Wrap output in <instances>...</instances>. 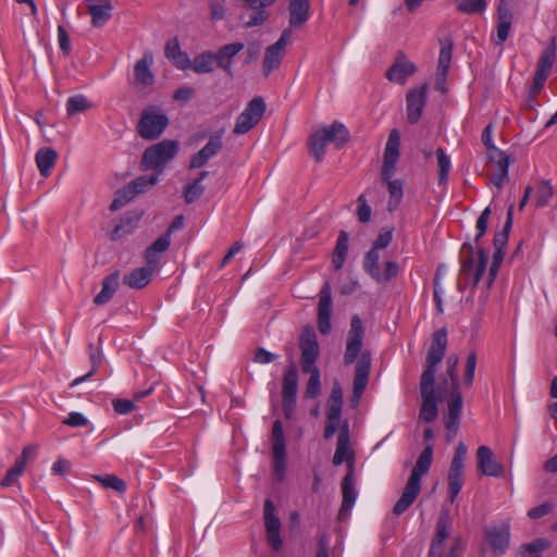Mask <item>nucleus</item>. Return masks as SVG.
<instances>
[{
    "mask_svg": "<svg viewBox=\"0 0 557 557\" xmlns=\"http://www.w3.org/2000/svg\"><path fill=\"white\" fill-rule=\"evenodd\" d=\"M447 332L445 329L435 331L432 335V343L428 350L425 369L420 381L421 407L419 419L426 423L434 421L438 414L437 404L443 398L441 387H435V372L438 363L442 362L447 347Z\"/></svg>",
    "mask_w": 557,
    "mask_h": 557,
    "instance_id": "obj_1",
    "label": "nucleus"
},
{
    "mask_svg": "<svg viewBox=\"0 0 557 557\" xmlns=\"http://www.w3.org/2000/svg\"><path fill=\"white\" fill-rule=\"evenodd\" d=\"M491 215L490 207H486L476 221L478 234L474 238L475 247L465 243L460 249L461 267L459 276L466 286H476L485 273L487 253L478 246L479 239L485 234Z\"/></svg>",
    "mask_w": 557,
    "mask_h": 557,
    "instance_id": "obj_2",
    "label": "nucleus"
},
{
    "mask_svg": "<svg viewBox=\"0 0 557 557\" xmlns=\"http://www.w3.org/2000/svg\"><path fill=\"white\" fill-rule=\"evenodd\" d=\"M299 347L301 350V370L310 374L306 386V397L315 398L321 393L320 371L315 366V361L320 355V348L317 335L311 326H306L299 338Z\"/></svg>",
    "mask_w": 557,
    "mask_h": 557,
    "instance_id": "obj_3",
    "label": "nucleus"
},
{
    "mask_svg": "<svg viewBox=\"0 0 557 557\" xmlns=\"http://www.w3.org/2000/svg\"><path fill=\"white\" fill-rule=\"evenodd\" d=\"M485 144L487 156L486 176L491 184L500 190L508 182L510 163L517 160L516 150L498 148L493 141H485Z\"/></svg>",
    "mask_w": 557,
    "mask_h": 557,
    "instance_id": "obj_4",
    "label": "nucleus"
},
{
    "mask_svg": "<svg viewBox=\"0 0 557 557\" xmlns=\"http://www.w3.org/2000/svg\"><path fill=\"white\" fill-rule=\"evenodd\" d=\"M177 141H159L145 150L141 159L143 170H157L161 173L163 166L172 160L177 152Z\"/></svg>",
    "mask_w": 557,
    "mask_h": 557,
    "instance_id": "obj_5",
    "label": "nucleus"
},
{
    "mask_svg": "<svg viewBox=\"0 0 557 557\" xmlns=\"http://www.w3.org/2000/svg\"><path fill=\"white\" fill-rule=\"evenodd\" d=\"M159 181V174L143 175L132 181L127 186L119 189L110 206L111 210H117L134 197L153 187Z\"/></svg>",
    "mask_w": 557,
    "mask_h": 557,
    "instance_id": "obj_6",
    "label": "nucleus"
},
{
    "mask_svg": "<svg viewBox=\"0 0 557 557\" xmlns=\"http://www.w3.org/2000/svg\"><path fill=\"white\" fill-rule=\"evenodd\" d=\"M273 469L280 481L285 476L286 470V441L283 424L280 420L273 422L271 432Z\"/></svg>",
    "mask_w": 557,
    "mask_h": 557,
    "instance_id": "obj_7",
    "label": "nucleus"
},
{
    "mask_svg": "<svg viewBox=\"0 0 557 557\" xmlns=\"http://www.w3.org/2000/svg\"><path fill=\"white\" fill-rule=\"evenodd\" d=\"M467 453L468 449L465 443L459 442L448 472V491L450 502L456 499L463 485V467Z\"/></svg>",
    "mask_w": 557,
    "mask_h": 557,
    "instance_id": "obj_8",
    "label": "nucleus"
},
{
    "mask_svg": "<svg viewBox=\"0 0 557 557\" xmlns=\"http://www.w3.org/2000/svg\"><path fill=\"white\" fill-rule=\"evenodd\" d=\"M364 327L358 315L352 317L350 321V330L347 334L346 348L344 352V363L349 366L358 360V356L364 351L363 346Z\"/></svg>",
    "mask_w": 557,
    "mask_h": 557,
    "instance_id": "obj_9",
    "label": "nucleus"
},
{
    "mask_svg": "<svg viewBox=\"0 0 557 557\" xmlns=\"http://www.w3.org/2000/svg\"><path fill=\"white\" fill-rule=\"evenodd\" d=\"M364 327L358 315L352 317L350 321V330L347 334L346 348L344 352V363L349 366L358 360V356L364 351L363 346Z\"/></svg>",
    "mask_w": 557,
    "mask_h": 557,
    "instance_id": "obj_10",
    "label": "nucleus"
},
{
    "mask_svg": "<svg viewBox=\"0 0 557 557\" xmlns=\"http://www.w3.org/2000/svg\"><path fill=\"white\" fill-rule=\"evenodd\" d=\"M371 352L369 350H364L360 358H358L356 363V371L352 383V395L350 398V403L354 407L358 406L361 396L368 385L370 370H371Z\"/></svg>",
    "mask_w": 557,
    "mask_h": 557,
    "instance_id": "obj_11",
    "label": "nucleus"
},
{
    "mask_svg": "<svg viewBox=\"0 0 557 557\" xmlns=\"http://www.w3.org/2000/svg\"><path fill=\"white\" fill-rule=\"evenodd\" d=\"M265 111V103L262 98H253L246 109L237 117L234 134L244 135L261 120Z\"/></svg>",
    "mask_w": 557,
    "mask_h": 557,
    "instance_id": "obj_12",
    "label": "nucleus"
},
{
    "mask_svg": "<svg viewBox=\"0 0 557 557\" xmlns=\"http://www.w3.org/2000/svg\"><path fill=\"white\" fill-rule=\"evenodd\" d=\"M168 124L166 115L154 110H146L138 123V132L145 139L156 138L162 134Z\"/></svg>",
    "mask_w": 557,
    "mask_h": 557,
    "instance_id": "obj_13",
    "label": "nucleus"
},
{
    "mask_svg": "<svg viewBox=\"0 0 557 557\" xmlns=\"http://www.w3.org/2000/svg\"><path fill=\"white\" fill-rule=\"evenodd\" d=\"M484 537L495 556L504 555L510 543L509 521H505L500 525L485 528Z\"/></svg>",
    "mask_w": 557,
    "mask_h": 557,
    "instance_id": "obj_14",
    "label": "nucleus"
},
{
    "mask_svg": "<svg viewBox=\"0 0 557 557\" xmlns=\"http://www.w3.org/2000/svg\"><path fill=\"white\" fill-rule=\"evenodd\" d=\"M263 518L268 543L277 552L283 544L281 539V521L275 515V506L271 499H265L264 502Z\"/></svg>",
    "mask_w": 557,
    "mask_h": 557,
    "instance_id": "obj_15",
    "label": "nucleus"
},
{
    "mask_svg": "<svg viewBox=\"0 0 557 557\" xmlns=\"http://www.w3.org/2000/svg\"><path fill=\"white\" fill-rule=\"evenodd\" d=\"M331 314H332V290L329 282H325L319 293L318 302V329L323 335L331 332Z\"/></svg>",
    "mask_w": 557,
    "mask_h": 557,
    "instance_id": "obj_16",
    "label": "nucleus"
},
{
    "mask_svg": "<svg viewBox=\"0 0 557 557\" xmlns=\"http://www.w3.org/2000/svg\"><path fill=\"white\" fill-rule=\"evenodd\" d=\"M343 462H347L349 466L354 462V450L350 446V434L347 421H345L339 428L336 449L333 456V463L335 466H339Z\"/></svg>",
    "mask_w": 557,
    "mask_h": 557,
    "instance_id": "obj_17",
    "label": "nucleus"
},
{
    "mask_svg": "<svg viewBox=\"0 0 557 557\" xmlns=\"http://www.w3.org/2000/svg\"><path fill=\"white\" fill-rule=\"evenodd\" d=\"M426 89L428 85H422L419 88L410 89L406 96L407 119L411 124L417 123L421 117L426 100Z\"/></svg>",
    "mask_w": 557,
    "mask_h": 557,
    "instance_id": "obj_18",
    "label": "nucleus"
},
{
    "mask_svg": "<svg viewBox=\"0 0 557 557\" xmlns=\"http://www.w3.org/2000/svg\"><path fill=\"white\" fill-rule=\"evenodd\" d=\"M152 63L153 55L149 51L144 52L143 58L135 63L134 82L136 86L146 88L153 85L154 76L150 70Z\"/></svg>",
    "mask_w": 557,
    "mask_h": 557,
    "instance_id": "obj_19",
    "label": "nucleus"
},
{
    "mask_svg": "<svg viewBox=\"0 0 557 557\" xmlns=\"http://www.w3.org/2000/svg\"><path fill=\"white\" fill-rule=\"evenodd\" d=\"M453 42L448 41L443 45L438 55L436 75H435V89L441 92H446V77L451 62Z\"/></svg>",
    "mask_w": 557,
    "mask_h": 557,
    "instance_id": "obj_20",
    "label": "nucleus"
},
{
    "mask_svg": "<svg viewBox=\"0 0 557 557\" xmlns=\"http://www.w3.org/2000/svg\"><path fill=\"white\" fill-rule=\"evenodd\" d=\"M478 468L488 476H500L504 473L503 466L494 458L493 451L487 446H480L476 450Z\"/></svg>",
    "mask_w": 557,
    "mask_h": 557,
    "instance_id": "obj_21",
    "label": "nucleus"
},
{
    "mask_svg": "<svg viewBox=\"0 0 557 557\" xmlns=\"http://www.w3.org/2000/svg\"><path fill=\"white\" fill-rule=\"evenodd\" d=\"M245 48L243 42H232L222 46L216 52V66L222 69L228 76H233V59Z\"/></svg>",
    "mask_w": 557,
    "mask_h": 557,
    "instance_id": "obj_22",
    "label": "nucleus"
},
{
    "mask_svg": "<svg viewBox=\"0 0 557 557\" xmlns=\"http://www.w3.org/2000/svg\"><path fill=\"white\" fill-rule=\"evenodd\" d=\"M400 157V148L399 141H387L384 154H383V164L381 169V178L389 180L393 178L396 165L399 161Z\"/></svg>",
    "mask_w": 557,
    "mask_h": 557,
    "instance_id": "obj_23",
    "label": "nucleus"
},
{
    "mask_svg": "<svg viewBox=\"0 0 557 557\" xmlns=\"http://www.w3.org/2000/svg\"><path fill=\"white\" fill-rule=\"evenodd\" d=\"M451 522L447 516H441L436 523V533L431 543L429 557H442L445 540L449 536Z\"/></svg>",
    "mask_w": 557,
    "mask_h": 557,
    "instance_id": "obj_24",
    "label": "nucleus"
},
{
    "mask_svg": "<svg viewBox=\"0 0 557 557\" xmlns=\"http://www.w3.org/2000/svg\"><path fill=\"white\" fill-rule=\"evenodd\" d=\"M451 389V398L448 400L447 404L448 412L446 416L445 425L446 429L454 435L457 432L460 423V414L462 411V397L458 388Z\"/></svg>",
    "mask_w": 557,
    "mask_h": 557,
    "instance_id": "obj_25",
    "label": "nucleus"
},
{
    "mask_svg": "<svg viewBox=\"0 0 557 557\" xmlns=\"http://www.w3.org/2000/svg\"><path fill=\"white\" fill-rule=\"evenodd\" d=\"M512 13L507 0H500L497 9V39L496 45H503L510 33Z\"/></svg>",
    "mask_w": 557,
    "mask_h": 557,
    "instance_id": "obj_26",
    "label": "nucleus"
},
{
    "mask_svg": "<svg viewBox=\"0 0 557 557\" xmlns=\"http://www.w3.org/2000/svg\"><path fill=\"white\" fill-rule=\"evenodd\" d=\"M289 25L301 28L310 18L309 0H288Z\"/></svg>",
    "mask_w": 557,
    "mask_h": 557,
    "instance_id": "obj_27",
    "label": "nucleus"
},
{
    "mask_svg": "<svg viewBox=\"0 0 557 557\" xmlns=\"http://www.w3.org/2000/svg\"><path fill=\"white\" fill-rule=\"evenodd\" d=\"M350 136L348 128L341 122L331 125H321L313 129L309 139H347Z\"/></svg>",
    "mask_w": 557,
    "mask_h": 557,
    "instance_id": "obj_28",
    "label": "nucleus"
},
{
    "mask_svg": "<svg viewBox=\"0 0 557 557\" xmlns=\"http://www.w3.org/2000/svg\"><path fill=\"white\" fill-rule=\"evenodd\" d=\"M156 269L146 264V267L137 268L123 277V283L133 289H141L147 286L152 278Z\"/></svg>",
    "mask_w": 557,
    "mask_h": 557,
    "instance_id": "obj_29",
    "label": "nucleus"
},
{
    "mask_svg": "<svg viewBox=\"0 0 557 557\" xmlns=\"http://www.w3.org/2000/svg\"><path fill=\"white\" fill-rule=\"evenodd\" d=\"M170 245L171 240L169 234H163L158 237L145 251L147 264L157 269L161 256L169 249Z\"/></svg>",
    "mask_w": 557,
    "mask_h": 557,
    "instance_id": "obj_30",
    "label": "nucleus"
},
{
    "mask_svg": "<svg viewBox=\"0 0 557 557\" xmlns=\"http://www.w3.org/2000/svg\"><path fill=\"white\" fill-rule=\"evenodd\" d=\"M433 461V447L426 445L421 455L419 456L408 481L419 484L421 486L422 476L428 473Z\"/></svg>",
    "mask_w": 557,
    "mask_h": 557,
    "instance_id": "obj_31",
    "label": "nucleus"
},
{
    "mask_svg": "<svg viewBox=\"0 0 557 557\" xmlns=\"http://www.w3.org/2000/svg\"><path fill=\"white\" fill-rule=\"evenodd\" d=\"M88 12L91 16V24L95 27L103 26L111 17L112 4L110 1L97 4L92 0H87Z\"/></svg>",
    "mask_w": 557,
    "mask_h": 557,
    "instance_id": "obj_32",
    "label": "nucleus"
},
{
    "mask_svg": "<svg viewBox=\"0 0 557 557\" xmlns=\"http://www.w3.org/2000/svg\"><path fill=\"white\" fill-rule=\"evenodd\" d=\"M343 502L338 517L344 519L355 505L357 493L351 474H347L342 481Z\"/></svg>",
    "mask_w": 557,
    "mask_h": 557,
    "instance_id": "obj_33",
    "label": "nucleus"
},
{
    "mask_svg": "<svg viewBox=\"0 0 557 557\" xmlns=\"http://www.w3.org/2000/svg\"><path fill=\"white\" fill-rule=\"evenodd\" d=\"M414 71L416 66L412 62L398 59L387 71L386 77L393 83L404 84Z\"/></svg>",
    "mask_w": 557,
    "mask_h": 557,
    "instance_id": "obj_34",
    "label": "nucleus"
},
{
    "mask_svg": "<svg viewBox=\"0 0 557 557\" xmlns=\"http://www.w3.org/2000/svg\"><path fill=\"white\" fill-rule=\"evenodd\" d=\"M420 490L421 486L419 484L407 481L401 496L396 502L393 508V512L396 516H400L401 513H404L413 504V502L416 500L417 496L420 493Z\"/></svg>",
    "mask_w": 557,
    "mask_h": 557,
    "instance_id": "obj_35",
    "label": "nucleus"
},
{
    "mask_svg": "<svg viewBox=\"0 0 557 557\" xmlns=\"http://www.w3.org/2000/svg\"><path fill=\"white\" fill-rule=\"evenodd\" d=\"M120 284V271H114L106 276L102 281L100 293L94 298V302L98 306L104 305L111 300Z\"/></svg>",
    "mask_w": 557,
    "mask_h": 557,
    "instance_id": "obj_36",
    "label": "nucleus"
},
{
    "mask_svg": "<svg viewBox=\"0 0 557 557\" xmlns=\"http://www.w3.org/2000/svg\"><path fill=\"white\" fill-rule=\"evenodd\" d=\"M343 407V389L338 382L332 386V391L326 404V418L341 420Z\"/></svg>",
    "mask_w": 557,
    "mask_h": 557,
    "instance_id": "obj_37",
    "label": "nucleus"
},
{
    "mask_svg": "<svg viewBox=\"0 0 557 557\" xmlns=\"http://www.w3.org/2000/svg\"><path fill=\"white\" fill-rule=\"evenodd\" d=\"M35 159L41 176L48 177L55 165L58 153L52 148L44 147L36 152Z\"/></svg>",
    "mask_w": 557,
    "mask_h": 557,
    "instance_id": "obj_38",
    "label": "nucleus"
},
{
    "mask_svg": "<svg viewBox=\"0 0 557 557\" xmlns=\"http://www.w3.org/2000/svg\"><path fill=\"white\" fill-rule=\"evenodd\" d=\"M222 148L221 141H208L207 145L193 156L189 169L203 166Z\"/></svg>",
    "mask_w": 557,
    "mask_h": 557,
    "instance_id": "obj_39",
    "label": "nucleus"
},
{
    "mask_svg": "<svg viewBox=\"0 0 557 557\" xmlns=\"http://www.w3.org/2000/svg\"><path fill=\"white\" fill-rule=\"evenodd\" d=\"M298 372L294 362L289 363L285 370L282 382V396H297Z\"/></svg>",
    "mask_w": 557,
    "mask_h": 557,
    "instance_id": "obj_40",
    "label": "nucleus"
},
{
    "mask_svg": "<svg viewBox=\"0 0 557 557\" xmlns=\"http://www.w3.org/2000/svg\"><path fill=\"white\" fill-rule=\"evenodd\" d=\"M165 55L170 59L178 69H187L190 65V60L187 53L181 51L178 42L176 40H170L165 45Z\"/></svg>",
    "mask_w": 557,
    "mask_h": 557,
    "instance_id": "obj_41",
    "label": "nucleus"
},
{
    "mask_svg": "<svg viewBox=\"0 0 557 557\" xmlns=\"http://www.w3.org/2000/svg\"><path fill=\"white\" fill-rule=\"evenodd\" d=\"M349 236L342 231L337 237L336 246L333 252L332 263L335 270L343 268L348 252Z\"/></svg>",
    "mask_w": 557,
    "mask_h": 557,
    "instance_id": "obj_42",
    "label": "nucleus"
},
{
    "mask_svg": "<svg viewBox=\"0 0 557 557\" xmlns=\"http://www.w3.org/2000/svg\"><path fill=\"white\" fill-rule=\"evenodd\" d=\"M216 65L215 54L211 51H206L194 58L191 63L193 70L197 74L211 73Z\"/></svg>",
    "mask_w": 557,
    "mask_h": 557,
    "instance_id": "obj_43",
    "label": "nucleus"
},
{
    "mask_svg": "<svg viewBox=\"0 0 557 557\" xmlns=\"http://www.w3.org/2000/svg\"><path fill=\"white\" fill-rule=\"evenodd\" d=\"M283 55L284 52L272 45L267 48L262 63L264 76H269L273 70L280 66Z\"/></svg>",
    "mask_w": 557,
    "mask_h": 557,
    "instance_id": "obj_44",
    "label": "nucleus"
},
{
    "mask_svg": "<svg viewBox=\"0 0 557 557\" xmlns=\"http://www.w3.org/2000/svg\"><path fill=\"white\" fill-rule=\"evenodd\" d=\"M387 184L389 200L387 203L388 211H394L403 199V183L399 180H382Z\"/></svg>",
    "mask_w": 557,
    "mask_h": 557,
    "instance_id": "obj_45",
    "label": "nucleus"
},
{
    "mask_svg": "<svg viewBox=\"0 0 557 557\" xmlns=\"http://www.w3.org/2000/svg\"><path fill=\"white\" fill-rule=\"evenodd\" d=\"M207 175L208 172L202 171L198 178L185 187L184 199L187 203L194 202L203 194L205 187L201 185V182Z\"/></svg>",
    "mask_w": 557,
    "mask_h": 557,
    "instance_id": "obj_46",
    "label": "nucleus"
},
{
    "mask_svg": "<svg viewBox=\"0 0 557 557\" xmlns=\"http://www.w3.org/2000/svg\"><path fill=\"white\" fill-rule=\"evenodd\" d=\"M92 108V103L83 95L70 97L66 102L67 115L72 116Z\"/></svg>",
    "mask_w": 557,
    "mask_h": 557,
    "instance_id": "obj_47",
    "label": "nucleus"
},
{
    "mask_svg": "<svg viewBox=\"0 0 557 557\" xmlns=\"http://www.w3.org/2000/svg\"><path fill=\"white\" fill-rule=\"evenodd\" d=\"M556 58V45L554 40L544 49L542 52L536 70L544 72L549 75L553 64Z\"/></svg>",
    "mask_w": 557,
    "mask_h": 557,
    "instance_id": "obj_48",
    "label": "nucleus"
},
{
    "mask_svg": "<svg viewBox=\"0 0 557 557\" xmlns=\"http://www.w3.org/2000/svg\"><path fill=\"white\" fill-rule=\"evenodd\" d=\"M459 12L465 14H480L486 10L485 0H454Z\"/></svg>",
    "mask_w": 557,
    "mask_h": 557,
    "instance_id": "obj_49",
    "label": "nucleus"
},
{
    "mask_svg": "<svg viewBox=\"0 0 557 557\" xmlns=\"http://www.w3.org/2000/svg\"><path fill=\"white\" fill-rule=\"evenodd\" d=\"M437 168H438V184L443 185L447 183L449 171L451 168L450 158L445 153L442 148H437L435 151Z\"/></svg>",
    "mask_w": 557,
    "mask_h": 557,
    "instance_id": "obj_50",
    "label": "nucleus"
},
{
    "mask_svg": "<svg viewBox=\"0 0 557 557\" xmlns=\"http://www.w3.org/2000/svg\"><path fill=\"white\" fill-rule=\"evenodd\" d=\"M379 261L380 253L376 249H370L363 260V268L367 273L371 275L372 278H379Z\"/></svg>",
    "mask_w": 557,
    "mask_h": 557,
    "instance_id": "obj_51",
    "label": "nucleus"
},
{
    "mask_svg": "<svg viewBox=\"0 0 557 557\" xmlns=\"http://www.w3.org/2000/svg\"><path fill=\"white\" fill-rule=\"evenodd\" d=\"M512 225V206L509 207L507 220L504 226V230L499 233H496L494 236V248L495 249H505L508 242L509 230Z\"/></svg>",
    "mask_w": 557,
    "mask_h": 557,
    "instance_id": "obj_52",
    "label": "nucleus"
},
{
    "mask_svg": "<svg viewBox=\"0 0 557 557\" xmlns=\"http://www.w3.org/2000/svg\"><path fill=\"white\" fill-rule=\"evenodd\" d=\"M549 547V542L545 539H536L535 541L524 544L520 547V554L527 556L528 554L534 557H541V553Z\"/></svg>",
    "mask_w": 557,
    "mask_h": 557,
    "instance_id": "obj_53",
    "label": "nucleus"
},
{
    "mask_svg": "<svg viewBox=\"0 0 557 557\" xmlns=\"http://www.w3.org/2000/svg\"><path fill=\"white\" fill-rule=\"evenodd\" d=\"M90 348V355H89V358H90V362H91V369L89 372H87L85 375H82L79 377H76L72 383H71V386H76L83 382H85L86 380H88L90 376H92L96 371L98 370L99 366H100V362H101V359H100V352L96 349H94V346L90 345L89 346Z\"/></svg>",
    "mask_w": 557,
    "mask_h": 557,
    "instance_id": "obj_54",
    "label": "nucleus"
},
{
    "mask_svg": "<svg viewBox=\"0 0 557 557\" xmlns=\"http://www.w3.org/2000/svg\"><path fill=\"white\" fill-rule=\"evenodd\" d=\"M504 259V249H495L493 253V261L488 269V274L486 278V287L490 288L492 284L494 283L496 275L498 273V270L500 268V264Z\"/></svg>",
    "mask_w": 557,
    "mask_h": 557,
    "instance_id": "obj_55",
    "label": "nucleus"
},
{
    "mask_svg": "<svg viewBox=\"0 0 557 557\" xmlns=\"http://www.w3.org/2000/svg\"><path fill=\"white\" fill-rule=\"evenodd\" d=\"M96 480L101 483L106 488H112L119 493H123L126 490V483L115 475H98Z\"/></svg>",
    "mask_w": 557,
    "mask_h": 557,
    "instance_id": "obj_56",
    "label": "nucleus"
},
{
    "mask_svg": "<svg viewBox=\"0 0 557 557\" xmlns=\"http://www.w3.org/2000/svg\"><path fill=\"white\" fill-rule=\"evenodd\" d=\"M476 368V354L475 351H471L468 355L465 373H463V384L467 387H470L473 383L474 373Z\"/></svg>",
    "mask_w": 557,
    "mask_h": 557,
    "instance_id": "obj_57",
    "label": "nucleus"
},
{
    "mask_svg": "<svg viewBox=\"0 0 557 557\" xmlns=\"http://www.w3.org/2000/svg\"><path fill=\"white\" fill-rule=\"evenodd\" d=\"M553 196V187L549 182L544 181L541 183L536 190V207H544Z\"/></svg>",
    "mask_w": 557,
    "mask_h": 557,
    "instance_id": "obj_58",
    "label": "nucleus"
},
{
    "mask_svg": "<svg viewBox=\"0 0 557 557\" xmlns=\"http://www.w3.org/2000/svg\"><path fill=\"white\" fill-rule=\"evenodd\" d=\"M25 469L20 467V466H16V465H13L5 473V475L3 476L2 481H1V486L2 487H10L12 485H14L20 476L24 473Z\"/></svg>",
    "mask_w": 557,
    "mask_h": 557,
    "instance_id": "obj_59",
    "label": "nucleus"
},
{
    "mask_svg": "<svg viewBox=\"0 0 557 557\" xmlns=\"http://www.w3.org/2000/svg\"><path fill=\"white\" fill-rule=\"evenodd\" d=\"M398 264L394 261H387L383 271L379 269V278H374L376 282H387L398 274Z\"/></svg>",
    "mask_w": 557,
    "mask_h": 557,
    "instance_id": "obj_60",
    "label": "nucleus"
},
{
    "mask_svg": "<svg viewBox=\"0 0 557 557\" xmlns=\"http://www.w3.org/2000/svg\"><path fill=\"white\" fill-rule=\"evenodd\" d=\"M358 208H357V215L358 220L361 223H367L371 219V207L367 203L364 195H360L357 199Z\"/></svg>",
    "mask_w": 557,
    "mask_h": 557,
    "instance_id": "obj_61",
    "label": "nucleus"
},
{
    "mask_svg": "<svg viewBox=\"0 0 557 557\" xmlns=\"http://www.w3.org/2000/svg\"><path fill=\"white\" fill-rule=\"evenodd\" d=\"M547 77H548V74L541 72L539 70L535 71L534 78H533V86L530 90V95H529V99H528L529 102L534 101L535 96L543 88Z\"/></svg>",
    "mask_w": 557,
    "mask_h": 557,
    "instance_id": "obj_62",
    "label": "nucleus"
},
{
    "mask_svg": "<svg viewBox=\"0 0 557 557\" xmlns=\"http://www.w3.org/2000/svg\"><path fill=\"white\" fill-rule=\"evenodd\" d=\"M458 357L456 355H451L446 360V372L450 376L451 380V388H458V374H457V366H458Z\"/></svg>",
    "mask_w": 557,
    "mask_h": 557,
    "instance_id": "obj_63",
    "label": "nucleus"
},
{
    "mask_svg": "<svg viewBox=\"0 0 557 557\" xmlns=\"http://www.w3.org/2000/svg\"><path fill=\"white\" fill-rule=\"evenodd\" d=\"M63 423L74 428H82L88 424V420L83 413L72 411L66 419L63 420Z\"/></svg>",
    "mask_w": 557,
    "mask_h": 557,
    "instance_id": "obj_64",
    "label": "nucleus"
}]
</instances>
